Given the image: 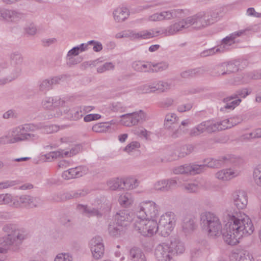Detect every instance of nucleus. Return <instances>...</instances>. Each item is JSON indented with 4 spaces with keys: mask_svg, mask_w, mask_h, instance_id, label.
<instances>
[{
    "mask_svg": "<svg viewBox=\"0 0 261 261\" xmlns=\"http://www.w3.org/2000/svg\"><path fill=\"white\" fill-rule=\"evenodd\" d=\"M226 222L223 237L229 245H234L244 236L250 235L254 231V226L250 218L241 212L228 211L225 215Z\"/></svg>",
    "mask_w": 261,
    "mask_h": 261,
    "instance_id": "obj_1",
    "label": "nucleus"
},
{
    "mask_svg": "<svg viewBox=\"0 0 261 261\" xmlns=\"http://www.w3.org/2000/svg\"><path fill=\"white\" fill-rule=\"evenodd\" d=\"M10 64L6 61L0 62V85H4L17 79L22 71L23 57L18 51L9 55Z\"/></svg>",
    "mask_w": 261,
    "mask_h": 261,
    "instance_id": "obj_2",
    "label": "nucleus"
},
{
    "mask_svg": "<svg viewBox=\"0 0 261 261\" xmlns=\"http://www.w3.org/2000/svg\"><path fill=\"white\" fill-rule=\"evenodd\" d=\"M184 243L178 239L171 240L170 244L161 243L156 245L154 255L156 261H174V257L178 253L184 252Z\"/></svg>",
    "mask_w": 261,
    "mask_h": 261,
    "instance_id": "obj_3",
    "label": "nucleus"
},
{
    "mask_svg": "<svg viewBox=\"0 0 261 261\" xmlns=\"http://www.w3.org/2000/svg\"><path fill=\"white\" fill-rule=\"evenodd\" d=\"M219 14L215 11L201 12L191 16L182 19L184 28H188L190 26L195 29L205 28L217 21Z\"/></svg>",
    "mask_w": 261,
    "mask_h": 261,
    "instance_id": "obj_4",
    "label": "nucleus"
},
{
    "mask_svg": "<svg viewBox=\"0 0 261 261\" xmlns=\"http://www.w3.org/2000/svg\"><path fill=\"white\" fill-rule=\"evenodd\" d=\"M39 127L33 123L24 124L15 127L10 130L13 142L15 143L23 141H35L39 136L35 132L39 129Z\"/></svg>",
    "mask_w": 261,
    "mask_h": 261,
    "instance_id": "obj_5",
    "label": "nucleus"
},
{
    "mask_svg": "<svg viewBox=\"0 0 261 261\" xmlns=\"http://www.w3.org/2000/svg\"><path fill=\"white\" fill-rule=\"evenodd\" d=\"M200 224L211 236H217L222 230V225L218 217L210 212H204L200 215Z\"/></svg>",
    "mask_w": 261,
    "mask_h": 261,
    "instance_id": "obj_6",
    "label": "nucleus"
},
{
    "mask_svg": "<svg viewBox=\"0 0 261 261\" xmlns=\"http://www.w3.org/2000/svg\"><path fill=\"white\" fill-rule=\"evenodd\" d=\"M3 231L7 234L3 238L4 246H9L13 245L20 244L25 238V232L13 224L5 225Z\"/></svg>",
    "mask_w": 261,
    "mask_h": 261,
    "instance_id": "obj_7",
    "label": "nucleus"
},
{
    "mask_svg": "<svg viewBox=\"0 0 261 261\" xmlns=\"http://www.w3.org/2000/svg\"><path fill=\"white\" fill-rule=\"evenodd\" d=\"M133 225L135 229L144 236L151 237L159 230L154 219L136 218Z\"/></svg>",
    "mask_w": 261,
    "mask_h": 261,
    "instance_id": "obj_8",
    "label": "nucleus"
},
{
    "mask_svg": "<svg viewBox=\"0 0 261 261\" xmlns=\"http://www.w3.org/2000/svg\"><path fill=\"white\" fill-rule=\"evenodd\" d=\"M160 206L151 200L144 201L138 205L137 218L154 219L159 215Z\"/></svg>",
    "mask_w": 261,
    "mask_h": 261,
    "instance_id": "obj_9",
    "label": "nucleus"
},
{
    "mask_svg": "<svg viewBox=\"0 0 261 261\" xmlns=\"http://www.w3.org/2000/svg\"><path fill=\"white\" fill-rule=\"evenodd\" d=\"M42 204V200L39 197L29 195H22L19 196H13L12 207L32 208L40 206Z\"/></svg>",
    "mask_w": 261,
    "mask_h": 261,
    "instance_id": "obj_10",
    "label": "nucleus"
},
{
    "mask_svg": "<svg viewBox=\"0 0 261 261\" xmlns=\"http://www.w3.org/2000/svg\"><path fill=\"white\" fill-rule=\"evenodd\" d=\"M250 93L247 88H243L237 90L230 96L224 98L223 102L225 103L223 107L220 108L221 111H225L227 110H233L238 106L241 101V98H245Z\"/></svg>",
    "mask_w": 261,
    "mask_h": 261,
    "instance_id": "obj_11",
    "label": "nucleus"
},
{
    "mask_svg": "<svg viewBox=\"0 0 261 261\" xmlns=\"http://www.w3.org/2000/svg\"><path fill=\"white\" fill-rule=\"evenodd\" d=\"M175 215L172 212H167L162 215L158 223L159 230L162 236L166 237L173 230L175 225Z\"/></svg>",
    "mask_w": 261,
    "mask_h": 261,
    "instance_id": "obj_12",
    "label": "nucleus"
},
{
    "mask_svg": "<svg viewBox=\"0 0 261 261\" xmlns=\"http://www.w3.org/2000/svg\"><path fill=\"white\" fill-rule=\"evenodd\" d=\"M122 123L126 126H132L146 120V115L142 110L123 115Z\"/></svg>",
    "mask_w": 261,
    "mask_h": 261,
    "instance_id": "obj_13",
    "label": "nucleus"
},
{
    "mask_svg": "<svg viewBox=\"0 0 261 261\" xmlns=\"http://www.w3.org/2000/svg\"><path fill=\"white\" fill-rule=\"evenodd\" d=\"M184 25L183 24L182 21L180 20L177 22L172 24L169 27L165 29H161L160 30L154 31L153 30L148 31V32L153 33V36L151 37L157 36L159 34H164L165 36H169L174 35L179 31L184 29Z\"/></svg>",
    "mask_w": 261,
    "mask_h": 261,
    "instance_id": "obj_14",
    "label": "nucleus"
},
{
    "mask_svg": "<svg viewBox=\"0 0 261 261\" xmlns=\"http://www.w3.org/2000/svg\"><path fill=\"white\" fill-rule=\"evenodd\" d=\"M90 246L94 258L98 259L103 256L105 247L101 237L96 236L92 238L90 242Z\"/></svg>",
    "mask_w": 261,
    "mask_h": 261,
    "instance_id": "obj_15",
    "label": "nucleus"
},
{
    "mask_svg": "<svg viewBox=\"0 0 261 261\" xmlns=\"http://www.w3.org/2000/svg\"><path fill=\"white\" fill-rule=\"evenodd\" d=\"M133 219V214L128 210H122L118 212L115 216V222L120 227L123 228L129 225Z\"/></svg>",
    "mask_w": 261,
    "mask_h": 261,
    "instance_id": "obj_16",
    "label": "nucleus"
},
{
    "mask_svg": "<svg viewBox=\"0 0 261 261\" xmlns=\"http://www.w3.org/2000/svg\"><path fill=\"white\" fill-rule=\"evenodd\" d=\"M23 17V14L17 11L6 9H0V19L7 21L15 22Z\"/></svg>",
    "mask_w": 261,
    "mask_h": 261,
    "instance_id": "obj_17",
    "label": "nucleus"
},
{
    "mask_svg": "<svg viewBox=\"0 0 261 261\" xmlns=\"http://www.w3.org/2000/svg\"><path fill=\"white\" fill-rule=\"evenodd\" d=\"M87 171V169L86 167L79 166L65 171L63 172L62 176L64 179L68 180L81 177L86 174Z\"/></svg>",
    "mask_w": 261,
    "mask_h": 261,
    "instance_id": "obj_18",
    "label": "nucleus"
},
{
    "mask_svg": "<svg viewBox=\"0 0 261 261\" xmlns=\"http://www.w3.org/2000/svg\"><path fill=\"white\" fill-rule=\"evenodd\" d=\"M234 204L238 209L245 208L248 203L247 193L243 190L235 192L233 194Z\"/></svg>",
    "mask_w": 261,
    "mask_h": 261,
    "instance_id": "obj_19",
    "label": "nucleus"
},
{
    "mask_svg": "<svg viewBox=\"0 0 261 261\" xmlns=\"http://www.w3.org/2000/svg\"><path fill=\"white\" fill-rule=\"evenodd\" d=\"M68 112V107L66 106V101L64 100V103L63 105H59L54 107L50 109L47 113L46 117L48 119L54 118H58L63 115L66 116Z\"/></svg>",
    "mask_w": 261,
    "mask_h": 261,
    "instance_id": "obj_20",
    "label": "nucleus"
},
{
    "mask_svg": "<svg viewBox=\"0 0 261 261\" xmlns=\"http://www.w3.org/2000/svg\"><path fill=\"white\" fill-rule=\"evenodd\" d=\"M63 76H55L50 79H45L40 81L38 83L39 90L42 92H46L53 88V87L60 83Z\"/></svg>",
    "mask_w": 261,
    "mask_h": 261,
    "instance_id": "obj_21",
    "label": "nucleus"
},
{
    "mask_svg": "<svg viewBox=\"0 0 261 261\" xmlns=\"http://www.w3.org/2000/svg\"><path fill=\"white\" fill-rule=\"evenodd\" d=\"M240 171L233 168L223 169L216 174V177L222 180H228L239 176Z\"/></svg>",
    "mask_w": 261,
    "mask_h": 261,
    "instance_id": "obj_22",
    "label": "nucleus"
},
{
    "mask_svg": "<svg viewBox=\"0 0 261 261\" xmlns=\"http://www.w3.org/2000/svg\"><path fill=\"white\" fill-rule=\"evenodd\" d=\"M197 226L196 219L193 216H187L182 221V228L186 234H190L194 231Z\"/></svg>",
    "mask_w": 261,
    "mask_h": 261,
    "instance_id": "obj_23",
    "label": "nucleus"
},
{
    "mask_svg": "<svg viewBox=\"0 0 261 261\" xmlns=\"http://www.w3.org/2000/svg\"><path fill=\"white\" fill-rule=\"evenodd\" d=\"M179 118L174 113H169L167 114L165 118L164 126L169 133L171 132L178 127L179 123Z\"/></svg>",
    "mask_w": 261,
    "mask_h": 261,
    "instance_id": "obj_24",
    "label": "nucleus"
},
{
    "mask_svg": "<svg viewBox=\"0 0 261 261\" xmlns=\"http://www.w3.org/2000/svg\"><path fill=\"white\" fill-rule=\"evenodd\" d=\"M77 209L88 217H96L97 218H100L102 216V213L99 208L88 206L87 205L78 204Z\"/></svg>",
    "mask_w": 261,
    "mask_h": 261,
    "instance_id": "obj_25",
    "label": "nucleus"
},
{
    "mask_svg": "<svg viewBox=\"0 0 261 261\" xmlns=\"http://www.w3.org/2000/svg\"><path fill=\"white\" fill-rule=\"evenodd\" d=\"M64 100L61 98H54L53 97H45L42 101L43 108L46 110H50L54 107L63 105Z\"/></svg>",
    "mask_w": 261,
    "mask_h": 261,
    "instance_id": "obj_26",
    "label": "nucleus"
},
{
    "mask_svg": "<svg viewBox=\"0 0 261 261\" xmlns=\"http://www.w3.org/2000/svg\"><path fill=\"white\" fill-rule=\"evenodd\" d=\"M228 161V160L226 156H222L219 157L218 159H206L203 161V162L205 163L206 168H219L227 163Z\"/></svg>",
    "mask_w": 261,
    "mask_h": 261,
    "instance_id": "obj_27",
    "label": "nucleus"
},
{
    "mask_svg": "<svg viewBox=\"0 0 261 261\" xmlns=\"http://www.w3.org/2000/svg\"><path fill=\"white\" fill-rule=\"evenodd\" d=\"M153 36V33L148 32L147 30L136 32L134 30H129L128 38L131 40H142L151 38Z\"/></svg>",
    "mask_w": 261,
    "mask_h": 261,
    "instance_id": "obj_28",
    "label": "nucleus"
},
{
    "mask_svg": "<svg viewBox=\"0 0 261 261\" xmlns=\"http://www.w3.org/2000/svg\"><path fill=\"white\" fill-rule=\"evenodd\" d=\"M128 10L124 7H119L115 10L113 16L115 20L118 22L124 21L129 16Z\"/></svg>",
    "mask_w": 261,
    "mask_h": 261,
    "instance_id": "obj_29",
    "label": "nucleus"
},
{
    "mask_svg": "<svg viewBox=\"0 0 261 261\" xmlns=\"http://www.w3.org/2000/svg\"><path fill=\"white\" fill-rule=\"evenodd\" d=\"M129 255L131 261H147L144 253L138 248L130 249Z\"/></svg>",
    "mask_w": 261,
    "mask_h": 261,
    "instance_id": "obj_30",
    "label": "nucleus"
},
{
    "mask_svg": "<svg viewBox=\"0 0 261 261\" xmlns=\"http://www.w3.org/2000/svg\"><path fill=\"white\" fill-rule=\"evenodd\" d=\"M231 261H254L252 255L247 251L233 254Z\"/></svg>",
    "mask_w": 261,
    "mask_h": 261,
    "instance_id": "obj_31",
    "label": "nucleus"
},
{
    "mask_svg": "<svg viewBox=\"0 0 261 261\" xmlns=\"http://www.w3.org/2000/svg\"><path fill=\"white\" fill-rule=\"evenodd\" d=\"M234 119V118L226 119L220 122H218V123L219 124L220 130L231 128L242 121L241 117H238V121H237L233 122Z\"/></svg>",
    "mask_w": 261,
    "mask_h": 261,
    "instance_id": "obj_32",
    "label": "nucleus"
},
{
    "mask_svg": "<svg viewBox=\"0 0 261 261\" xmlns=\"http://www.w3.org/2000/svg\"><path fill=\"white\" fill-rule=\"evenodd\" d=\"M83 116V113L79 107L71 110L68 107V112L66 114V118L70 120L77 121L81 119Z\"/></svg>",
    "mask_w": 261,
    "mask_h": 261,
    "instance_id": "obj_33",
    "label": "nucleus"
},
{
    "mask_svg": "<svg viewBox=\"0 0 261 261\" xmlns=\"http://www.w3.org/2000/svg\"><path fill=\"white\" fill-rule=\"evenodd\" d=\"M182 13V10L181 9L163 11L161 12L162 16V21L164 20H170L179 17Z\"/></svg>",
    "mask_w": 261,
    "mask_h": 261,
    "instance_id": "obj_34",
    "label": "nucleus"
},
{
    "mask_svg": "<svg viewBox=\"0 0 261 261\" xmlns=\"http://www.w3.org/2000/svg\"><path fill=\"white\" fill-rule=\"evenodd\" d=\"M120 204L123 207H128L133 204L134 198L129 193H125L121 194L118 199Z\"/></svg>",
    "mask_w": 261,
    "mask_h": 261,
    "instance_id": "obj_35",
    "label": "nucleus"
},
{
    "mask_svg": "<svg viewBox=\"0 0 261 261\" xmlns=\"http://www.w3.org/2000/svg\"><path fill=\"white\" fill-rule=\"evenodd\" d=\"M182 191L187 193H197L199 191V186L195 183H184L180 185Z\"/></svg>",
    "mask_w": 261,
    "mask_h": 261,
    "instance_id": "obj_36",
    "label": "nucleus"
},
{
    "mask_svg": "<svg viewBox=\"0 0 261 261\" xmlns=\"http://www.w3.org/2000/svg\"><path fill=\"white\" fill-rule=\"evenodd\" d=\"M243 32L244 31H241L231 33L229 36H226L222 40L221 44L223 45L224 47L225 46H230L234 44L235 42V39L237 37L240 36Z\"/></svg>",
    "mask_w": 261,
    "mask_h": 261,
    "instance_id": "obj_37",
    "label": "nucleus"
},
{
    "mask_svg": "<svg viewBox=\"0 0 261 261\" xmlns=\"http://www.w3.org/2000/svg\"><path fill=\"white\" fill-rule=\"evenodd\" d=\"M188 174L195 175L203 172L206 169L205 163L202 165L188 164Z\"/></svg>",
    "mask_w": 261,
    "mask_h": 261,
    "instance_id": "obj_38",
    "label": "nucleus"
},
{
    "mask_svg": "<svg viewBox=\"0 0 261 261\" xmlns=\"http://www.w3.org/2000/svg\"><path fill=\"white\" fill-rule=\"evenodd\" d=\"M122 179V189L132 190L138 186L139 182L134 178H126Z\"/></svg>",
    "mask_w": 261,
    "mask_h": 261,
    "instance_id": "obj_39",
    "label": "nucleus"
},
{
    "mask_svg": "<svg viewBox=\"0 0 261 261\" xmlns=\"http://www.w3.org/2000/svg\"><path fill=\"white\" fill-rule=\"evenodd\" d=\"M132 67L135 70L139 72H147L150 70V64L142 61L134 62L132 64Z\"/></svg>",
    "mask_w": 261,
    "mask_h": 261,
    "instance_id": "obj_40",
    "label": "nucleus"
},
{
    "mask_svg": "<svg viewBox=\"0 0 261 261\" xmlns=\"http://www.w3.org/2000/svg\"><path fill=\"white\" fill-rule=\"evenodd\" d=\"M171 85L166 82L157 81L153 83V90H158L161 92H164L170 88Z\"/></svg>",
    "mask_w": 261,
    "mask_h": 261,
    "instance_id": "obj_41",
    "label": "nucleus"
},
{
    "mask_svg": "<svg viewBox=\"0 0 261 261\" xmlns=\"http://www.w3.org/2000/svg\"><path fill=\"white\" fill-rule=\"evenodd\" d=\"M205 132H206L205 121L192 128L190 132V135L192 137L197 136Z\"/></svg>",
    "mask_w": 261,
    "mask_h": 261,
    "instance_id": "obj_42",
    "label": "nucleus"
},
{
    "mask_svg": "<svg viewBox=\"0 0 261 261\" xmlns=\"http://www.w3.org/2000/svg\"><path fill=\"white\" fill-rule=\"evenodd\" d=\"M203 72L204 70L201 68H195L185 70L182 72L180 75L183 78H189L201 74Z\"/></svg>",
    "mask_w": 261,
    "mask_h": 261,
    "instance_id": "obj_43",
    "label": "nucleus"
},
{
    "mask_svg": "<svg viewBox=\"0 0 261 261\" xmlns=\"http://www.w3.org/2000/svg\"><path fill=\"white\" fill-rule=\"evenodd\" d=\"M258 138H261V128L255 129L249 133H246L242 135L240 139L241 140H245Z\"/></svg>",
    "mask_w": 261,
    "mask_h": 261,
    "instance_id": "obj_44",
    "label": "nucleus"
},
{
    "mask_svg": "<svg viewBox=\"0 0 261 261\" xmlns=\"http://www.w3.org/2000/svg\"><path fill=\"white\" fill-rule=\"evenodd\" d=\"M188 129L185 128V126L179 125V123H178V127L176 128H174L171 132L168 133L169 135H170L173 138H176L187 133Z\"/></svg>",
    "mask_w": 261,
    "mask_h": 261,
    "instance_id": "obj_45",
    "label": "nucleus"
},
{
    "mask_svg": "<svg viewBox=\"0 0 261 261\" xmlns=\"http://www.w3.org/2000/svg\"><path fill=\"white\" fill-rule=\"evenodd\" d=\"M122 179L118 178H113L108 181L107 185L112 190H116L118 189H122Z\"/></svg>",
    "mask_w": 261,
    "mask_h": 261,
    "instance_id": "obj_46",
    "label": "nucleus"
},
{
    "mask_svg": "<svg viewBox=\"0 0 261 261\" xmlns=\"http://www.w3.org/2000/svg\"><path fill=\"white\" fill-rule=\"evenodd\" d=\"M110 122H101L94 125L92 130L96 133H103L106 132L110 128Z\"/></svg>",
    "mask_w": 261,
    "mask_h": 261,
    "instance_id": "obj_47",
    "label": "nucleus"
},
{
    "mask_svg": "<svg viewBox=\"0 0 261 261\" xmlns=\"http://www.w3.org/2000/svg\"><path fill=\"white\" fill-rule=\"evenodd\" d=\"M165 192L169 191L178 186V179L176 178H171L165 179Z\"/></svg>",
    "mask_w": 261,
    "mask_h": 261,
    "instance_id": "obj_48",
    "label": "nucleus"
},
{
    "mask_svg": "<svg viewBox=\"0 0 261 261\" xmlns=\"http://www.w3.org/2000/svg\"><path fill=\"white\" fill-rule=\"evenodd\" d=\"M64 158L63 155V151L59 149L56 151L50 152L49 153L44 155V158L47 162H50L52 160L57 159L58 158Z\"/></svg>",
    "mask_w": 261,
    "mask_h": 261,
    "instance_id": "obj_49",
    "label": "nucleus"
},
{
    "mask_svg": "<svg viewBox=\"0 0 261 261\" xmlns=\"http://www.w3.org/2000/svg\"><path fill=\"white\" fill-rule=\"evenodd\" d=\"M253 180L255 184L261 187V164L258 165L254 169Z\"/></svg>",
    "mask_w": 261,
    "mask_h": 261,
    "instance_id": "obj_50",
    "label": "nucleus"
},
{
    "mask_svg": "<svg viewBox=\"0 0 261 261\" xmlns=\"http://www.w3.org/2000/svg\"><path fill=\"white\" fill-rule=\"evenodd\" d=\"M122 229L123 228L119 227L115 222L110 223L108 227L109 232L112 236L119 235Z\"/></svg>",
    "mask_w": 261,
    "mask_h": 261,
    "instance_id": "obj_51",
    "label": "nucleus"
},
{
    "mask_svg": "<svg viewBox=\"0 0 261 261\" xmlns=\"http://www.w3.org/2000/svg\"><path fill=\"white\" fill-rule=\"evenodd\" d=\"M13 196L10 194H0V205H8L12 207Z\"/></svg>",
    "mask_w": 261,
    "mask_h": 261,
    "instance_id": "obj_52",
    "label": "nucleus"
},
{
    "mask_svg": "<svg viewBox=\"0 0 261 261\" xmlns=\"http://www.w3.org/2000/svg\"><path fill=\"white\" fill-rule=\"evenodd\" d=\"M81 147L80 145H75L70 149L69 151H65L61 149L63 151V155L64 157H70L78 153L81 150Z\"/></svg>",
    "mask_w": 261,
    "mask_h": 261,
    "instance_id": "obj_53",
    "label": "nucleus"
},
{
    "mask_svg": "<svg viewBox=\"0 0 261 261\" xmlns=\"http://www.w3.org/2000/svg\"><path fill=\"white\" fill-rule=\"evenodd\" d=\"M206 132L208 134L220 130L218 122L213 123L211 121H205Z\"/></svg>",
    "mask_w": 261,
    "mask_h": 261,
    "instance_id": "obj_54",
    "label": "nucleus"
},
{
    "mask_svg": "<svg viewBox=\"0 0 261 261\" xmlns=\"http://www.w3.org/2000/svg\"><path fill=\"white\" fill-rule=\"evenodd\" d=\"M238 65V61L231 62L227 63H225L224 66L226 67L227 74H230L238 71L239 69Z\"/></svg>",
    "mask_w": 261,
    "mask_h": 261,
    "instance_id": "obj_55",
    "label": "nucleus"
},
{
    "mask_svg": "<svg viewBox=\"0 0 261 261\" xmlns=\"http://www.w3.org/2000/svg\"><path fill=\"white\" fill-rule=\"evenodd\" d=\"M194 150V147L192 145L182 146L179 152V157L183 158L190 154Z\"/></svg>",
    "mask_w": 261,
    "mask_h": 261,
    "instance_id": "obj_56",
    "label": "nucleus"
},
{
    "mask_svg": "<svg viewBox=\"0 0 261 261\" xmlns=\"http://www.w3.org/2000/svg\"><path fill=\"white\" fill-rule=\"evenodd\" d=\"M168 64L167 62H161L153 64L150 70L153 72H160L167 69L168 68Z\"/></svg>",
    "mask_w": 261,
    "mask_h": 261,
    "instance_id": "obj_57",
    "label": "nucleus"
},
{
    "mask_svg": "<svg viewBox=\"0 0 261 261\" xmlns=\"http://www.w3.org/2000/svg\"><path fill=\"white\" fill-rule=\"evenodd\" d=\"M72 256L69 253H60L55 258L54 261H72Z\"/></svg>",
    "mask_w": 261,
    "mask_h": 261,
    "instance_id": "obj_58",
    "label": "nucleus"
},
{
    "mask_svg": "<svg viewBox=\"0 0 261 261\" xmlns=\"http://www.w3.org/2000/svg\"><path fill=\"white\" fill-rule=\"evenodd\" d=\"M14 143H15L13 142V139L10 131H9L7 134L0 137V146L7 144Z\"/></svg>",
    "mask_w": 261,
    "mask_h": 261,
    "instance_id": "obj_59",
    "label": "nucleus"
},
{
    "mask_svg": "<svg viewBox=\"0 0 261 261\" xmlns=\"http://www.w3.org/2000/svg\"><path fill=\"white\" fill-rule=\"evenodd\" d=\"M115 66L112 62H106L103 65L99 66L97 68V71L98 73H102L106 71L113 70Z\"/></svg>",
    "mask_w": 261,
    "mask_h": 261,
    "instance_id": "obj_60",
    "label": "nucleus"
},
{
    "mask_svg": "<svg viewBox=\"0 0 261 261\" xmlns=\"http://www.w3.org/2000/svg\"><path fill=\"white\" fill-rule=\"evenodd\" d=\"M73 191L60 194V197L54 198V200L57 201H64L66 200L75 199L73 195Z\"/></svg>",
    "mask_w": 261,
    "mask_h": 261,
    "instance_id": "obj_61",
    "label": "nucleus"
},
{
    "mask_svg": "<svg viewBox=\"0 0 261 261\" xmlns=\"http://www.w3.org/2000/svg\"><path fill=\"white\" fill-rule=\"evenodd\" d=\"M125 109L126 107L121 102H114L112 105L111 110L113 112H124Z\"/></svg>",
    "mask_w": 261,
    "mask_h": 261,
    "instance_id": "obj_62",
    "label": "nucleus"
},
{
    "mask_svg": "<svg viewBox=\"0 0 261 261\" xmlns=\"http://www.w3.org/2000/svg\"><path fill=\"white\" fill-rule=\"evenodd\" d=\"M224 65H225V63H222L216 66L215 68V70H216V75L227 74L226 67Z\"/></svg>",
    "mask_w": 261,
    "mask_h": 261,
    "instance_id": "obj_63",
    "label": "nucleus"
},
{
    "mask_svg": "<svg viewBox=\"0 0 261 261\" xmlns=\"http://www.w3.org/2000/svg\"><path fill=\"white\" fill-rule=\"evenodd\" d=\"M140 146V143L137 141H133L128 144L124 149L127 152L133 151L136 148H139Z\"/></svg>",
    "mask_w": 261,
    "mask_h": 261,
    "instance_id": "obj_64",
    "label": "nucleus"
}]
</instances>
